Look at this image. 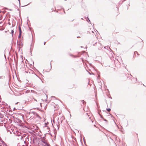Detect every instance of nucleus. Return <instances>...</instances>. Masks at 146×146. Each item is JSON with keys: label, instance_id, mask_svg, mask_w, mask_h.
I'll list each match as a JSON object with an SVG mask.
<instances>
[{"label": "nucleus", "instance_id": "obj_1", "mask_svg": "<svg viewBox=\"0 0 146 146\" xmlns=\"http://www.w3.org/2000/svg\"><path fill=\"white\" fill-rule=\"evenodd\" d=\"M34 114L35 115V117H40L38 114Z\"/></svg>", "mask_w": 146, "mask_h": 146}, {"label": "nucleus", "instance_id": "obj_2", "mask_svg": "<svg viewBox=\"0 0 146 146\" xmlns=\"http://www.w3.org/2000/svg\"><path fill=\"white\" fill-rule=\"evenodd\" d=\"M19 33H20V34H21L22 31L21 30V27H19Z\"/></svg>", "mask_w": 146, "mask_h": 146}, {"label": "nucleus", "instance_id": "obj_3", "mask_svg": "<svg viewBox=\"0 0 146 146\" xmlns=\"http://www.w3.org/2000/svg\"><path fill=\"white\" fill-rule=\"evenodd\" d=\"M108 111H110L111 110V109L110 108H108L107 109Z\"/></svg>", "mask_w": 146, "mask_h": 146}, {"label": "nucleus", "instance_id": "obj_4", "mask_svg": "<svg viewBox=\"0 0 146 146\" xmlns=\"http://www.w3.org/2000/svg\"><path fill=\"white\" fill-rule=\"evenodd\" d=\"M11 34H12V35H13V30H12V31H11Z\"/></svg>", "mask_w": 146, "mask_h": 146}, {"label": "nucleus", "instance_id": "obj_5", "mask_svg": "<svg viewBox=\"0 0 146 146\" xmlns=\"http://www.w3.org/2000/svg\"><path fill=\"white\" fill-rule=\"evenodd\" d=\"M21 34H20V33H19V37L20 38L21 37Z\"/></svg>", "mask_w": 146, "mask_h": 146}, {"label": "nucleus", "instance_id": "obj_6", "mask_svg": "<svg viewBox=\"0 0 146 146\" xmlns=\"http://www.w3.org/2000/svg\"><path fill=\"white\" fill-rule=\"evenodd\" d=\"M82 102L83 104H85L86 102H85L83 101H82Z\"/></svg>", "mask_w": 146, "mask_h": 146}, {"label": "nucleus", "instance_id": "obj_7", "mask_svg": "<svg viewBox=\"0 0 146 146\" xmlns=\"http://www.w3.org/2000/svg\"><path fill=\"white\" fill-rule=\"evenodd\" d=\"M135 54H138V52H135Z\"/></svg>", "mask_w": 146, "mask_h": 146}, {"label": "nucleus", "instance_id": "obj_8", "mask_svg": "<svg viewBox=\"0 0 146 146\" xmlns=\"http://www.w3.org/2000/svg\"><path fill=\"white\" fill-rule=\"evenodd\" d=\"M135 79L136 81H137V79L136 78H135Z\"/></svg>", "mask_w": 146, "mask_h": 146}, {"label": "nucleus", "instance_id": "obj_9", "mask_svg": "<svg viewBox=\"0 0 146 146\" xmlns=\"http://www.w3.org/2000/svg\"><path fill=\"white\" fill-rule=\"evenodd\" d=\"M45 44V42H44V45Z\"/></svg>", "mask_w": 146, "mask_h": 146}]
</instances>
